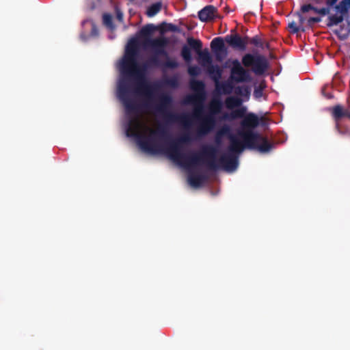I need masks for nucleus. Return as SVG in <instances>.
<instances>
[{
	"label": "nucleus",
	"mask_w": 350,
	"mask_h": 350,
	"mask_svg": "<svg viewBox=\"0 0 350 350\" xmlns=\"http://www.w3.org/2000/svg\"><path fill=\"white\" fill-rule=\"evenodd\" d=\"M79 38L81 41L85 42L87 40V35L84 30H82L79 34Z\"/></svg>",
	"instance_id": "obj_16"
},
{
	"label": "nucleus",
	"mask_w": 350,
	"mask_h": 350,
	"mask_svg": "<svg viewBox=\"0 0 350 350\" xmlns=\"http://www.w3.org/2000/svg\"><path fill=\"white\" fill-rule=\"evenodd\" d=\"M215 8L213 6H207L199 12V18L202 21L211 20L215 16Z\"/></svg>",
	"instance_id": "obj_5"
},
{
	"label": "nucleus",
	"mask_w": 350,
	"mask_h": 350,
	"mask_svg": "<svg viewBox=\"0 0 350 350\" xmlns=\"http://www.w3.org/2000/svg\"><path fill=\"white\" fill-rule=\"evenodd\" d=\"M236 167H237V164L234 163V164H233V167L230 168V167H226V170H227V171H228V172H232V171H233Z\"/></svg>",
	"instance_id": "obj_23"
},
{
	"label": "nucleus",
	"mask_w": 350,
	"mask_h": 350,
	"mask_svg": "<svg viewBox=\"0 0 350 350\" xmlns=\"http://www.w3.org/2000/svg\"><path fill=\"white\" fill-rule=\"evenodd\" d=\"M222 45H223L222 40L219 38L214 39L211 42V47L213 49H220V48H221Z\"/></svg>",
	"instance_id": "obj_11"
},
{
	"label": "nucleus",
	"mask_w": 350,
	"mask_h": 350,
	"mask_svg": "<svg viewBox=\"0 0 350 350\" xmlns=\"http://www.w3.org/2000/svg\"><path fill=\"white\" fill-rule=\"evenodd\" d=\"M128 136L135 137L142 149L154 153L157 152L158 132L152 122L147 118L134 114L126 126Z\"/></svg>",
	"instance_id": "obj_1"
},
{
	"label": "nucleus",
	"mask_w": 350,
	"mask_h": 350,
	"mask_svg": "<svg viewBox=\"0 0 350 350\" xmlns=\"http://www.w3.org/2000/svg\"><path fill=\"white\" fill-rule=\"evenodd\" d=\"M254 96L256 98H258V97H260L261 96V92H258V91H256L255 93H254Z\"/></svg>",
	"instance_id": "obj_25"
},
{
	"label": "nucleus",
	"mask_w": 350,
	"mask_h": 350,
	"mask_svg": "<svg viewBox=\"0 0 350 350\" xmlns=\"http://www.w3.org/2000/svg\"><path fill=\"white\" fill-rule=\"evenodd\" d=\"M246 124L249 126H254L257 124V118L254 115L250 114L246 117Z\"/></svg>",
	"instance_id": "obj_8"
},
{
	"label": "nucleus",
	"mask_w": 350,
	"mask_h": 350,
	"mask_svg": "<svg viewBox=\"0 0 350 350\" xmlns=\"http://www.w3.org/2000/svg\"><path fill=\"white\" fill-rule=\"evenodd\" d=\"M250 146L252 148L258 149L262 152H267L269 150L268 144L265 139L260 135L252 134L245 139Z\"/></svg>",
	"instance_id": "obj_2"
},
{
	"label": "nucleus",
	"mask_w": 350,
	"mask_h": 350,
	"mask_svg": "<svg viewBox=\"0 0 350 350\" xmlns=\"http://www.w3.org/2000/svg\"><path fill=\"white\" fill-rule=\"evenodd\" d=\"M161 9V3H156L150 5L147 10V15L149 17L155 16Z\"/></svg>",
	"instance_id": "obj_7"
},
{
	"label": "nucleus",
	"mask_w": 350,
	"mask_h": 350,
	"mask_svg": "<svg viewBox=\"0 0 350 350\" xmlns=\"http://www.w3.org/2000/svg\"><path fill=\"white\" fill-rule=\"evenodd\" d=\"M196 70V68H190L189 69V72L191 75H196V74H197V71Z\"/></svg>",
	"instance_id": "obj_20"
},
{
	"label": "nucleus",
	"mask_w": 350,
	"mask_h": 350,
	"mask_svg": "<svg viewBox=\"0 0 350 350\" xmlns=\"http://www.w3.org/2000/svg\"><path fill=\"white\" fill-rule=\"evenodd\" d=\"M84 8V10H86V8H87V7H86V3H85V5H84V8Z\"/></svg>",
	"instance_id": "obj_28"
},
{
	"label": "nucleus",
	"mask_w": 350,
	"mask_h": 350,
	"mask_svg": "<svg viewBox=\"0 0 350 350\" xmlns=\"http://www.w3.org/2000/svg\"><path fill=\"white\" fill-rule=\"evenodd\" d=\"M253 61V58L250 55H246L243 59V62L245 66H250Z\"/></svg>",
	"instance_id": "obj_14"
},
{
	"label": "nucleus",
	"mask_w": 350,
	"mask_h": 350,
	"mask_svg": "<svg viewBox=\"0 0 350 350\" xmlns=\"http://www.w3.org/2000/svg\"><path fill=\"white\" fill-rule=\"evenodd\" d=\"M226 41L229 44L237 48H243L245 45V42L237 36L228 37Z\"/></svg>",
	"instance_id": "obj_6"
},
{
	"label": "nucleus",
	"mask_w": 350,
	"mask_h": 350,
	"mask_svg": "<svg viewBox=\"0 0 350 350\" xmlns=\"http://www.w3.org/2000/svg\"><path fill=\"white\" fill-rule=\"evenodd\" d=\"M122 66L125 70H131L134 66V46L129 43L126 49L125 55L122 61Z\"/></svg>",
	"instance_id": "obj_3"
},
{
	"label": "nucleus",
	"mask_w": 350,
	"mask_h": 350,
	"mask_svg": "<svg viewBox=\"0 0 350 350\" xmlns=\"http://www.w3.org/2000/svg\"><path fill=\"white\" fill-rule=\"evenodd\" d=\"M288 27L291 29V31H293L294 33L297 32L299 30V28L297 27V26L296 25V24L294 22L291 23L289 24Z\"/></svg>",
	"instance_id": "obj_15"
},
{
	"label": "nucleus",
	"mask_w": 350,
	"mask_h": 350,
	"mask_svg": "<svg viewBox=\"0 0 350 350\" xmlns=\"http://www.w3.org/2000/svg\"><path fill=\"white\" fill-rule=\"evenodd\" d=\"M333 113L336 117H340L343 115L342 109L340 106L335 107L333 109Z\"/></svg>",
	"instance_id": "obj_12"
},
{
	"label": "nucleus",
	"mask_w": 350,
	"mask_h": 350,
	"mask_svg": "<svg viewBox=\"0 0 350 350\" xmlns=\"http://www.w3.org/2000/svg\"><path fill=\"white\" fill-rule=\"evenodd\" d=\"M232 149L234 150V151H240L241 150V147H238L236 145H233L232 147Z\"/></svg>",
	"instance_id": "obj_22"
},
{
	"label": "nucleus",
	"mask_w": 350,
	"mask_h": 350,
	"mask_svg": "<svg viewBox=\"0 0 350 350\" xmlns=\"http://www.w3.org/2000/svg\"><path fill=\"white\" fill-rule=\"evenodd\" d=\"M88 22V19L85 18L83 19L82 21H81V27L83 29L86 23Z\"/></svg>",
	"instance_id": "obj_24"
},
{
	"label": "nucleus",
	"mask_w": 350,
	"mask_h": 350,
	"mask_svg": "<svg viewBox=\"0 0 350 350\" xmlns=\"http://www.w3.org/2000/svg\"><path fill=\"white\" fill-rule=\"evenodd\" d=\"M188 44L193 48L196 49H200L201 48V42L198 40H194L193 38L188 39Z\"/></svg>",
	"instance_id": "obj_9"
},
{
	"label": "nucleus",
	"mask_w": 350,
	"mask_h": 350,
	"mask_svg": "<svg viewBox=\"0 0 350 350\" xmlns=\"http://www.w3.org/2000/svg\"><path fill=\"white\" fill-rule=\"evenodd\" d=\"M189 182L190 185H192L193 187L198 186V184L197 183H196L192 178H189Z\"/></svg>",
	"instance_id": "obj_17"
},
{
	"label": "nucleus",
	"mask_w": 350,
	"mask_h": 350,
	"mask_svg": "<svg viewBox=\"0 0 350 350\" xmlns=\"http://www.w3.org/2000/svg\"><path fill=\"white\" fill-rule=\"evenodd\" d=\"M310 9H311V6L310 5H304V6L302 7V10L304 12H308Z\"/></svg>",
	"instance_id": "obj_19"
},
{
	"label": "nucleus",
	"mask_w": 350,
	"mask_h": 350,
	"mask_svg": "<svg viewBox=\"0 0 350 350\" xmlns=\"http://www.w3.org/2000/svg\"><path fill=\"white\" fill-rule=\"evenodd\" d=\"M103 21H104V23H105V24L106 25H107L110 28H113V27L111 25V16H109L108 14L104 15Z\"/></svg>",
	"instance_id": "obj_13"
},
{
	"label": "nucleus",
	"mask_w": 350,
	"mask_h": 350,
	"mask_svg": "<svg viewBox=\"0 0 350 350\" xmlns=\"http://www.w3.org/2000/svg\"><path fill=\"white\" fill-rule=\"evenodd\" d=\"M230 101H231V100H228L227 103H228V105H230Z\"/></svg>",
	"instance_id": "obj_27"
},
{
	"label": "nucleus",
	"mask_w": 350,
	"mask_h": 350,
	"mask_svg": "<svg viewBox=\"0 0 350 350\" xmlns=\"http://www.w3.org/2000/svg\"><path fill=\"white\" fill-rule=\"evenodd\" d=\"M182 55L186 61H190L191 58L190 49L187 46L183 49Z\"/></svg>",
	"instance_id": "obj_10"
},
{
	"label": "nucleus",
	"mask_w": 350,
	"mask_h": 350,
	"mask_svg": "<svg viewBox=\"0 0 350 350\" xmlns=\"http://www.w3.org/2000/svg\"><path fill=\"white\" fill-rule=\"evenodd\" d=\"M232 66V77L237 81H243L245 78V72L237 61H232L230 65Z\"/></svg>",
	"instance_id": "obj_4"
},
{
	"label": "nucleus",
	"mask_w": 350,
	"mask_h": 350,
	"mask_svg": "<svg viewBox=\"0 0 350 350\" xmlns=\"http://www.w3.org/2000/svg\"><path fill=\"white\" fill-rule=\"evenodd\" d=\"M117 18L120 21L122 20V14L119 11L117 12Z\"/></svg>",
	"instance_id": "obj_21"
},
{
	"label": "nucleus",
	"mask_w": 350,
	"mask_h": 350,
	"mask_svg": "<svg viewBox=\"0 0 350 350\" xmlns=\"http://www.w3.org/2000/svg\"><path fill=\"white\" fill-rule=\"evenodd\" d=\"M170 157L172 160H174V161H176V160H177L176 157L174 155H173V154H170Z\"/></svg>",
	"instance_id": "obj_26"
},
{
	"label": "nucleus",
	"mask_w": 350,
	"mask_h": 350,
	"mask_svg": "<svg viewBox=\"0 0 350 350\" xmlns=\"http://www.w3.org/2000/svg\"><path fill=\"white\" fill-rule=\"evenodd\" d=\"M154 28L153 25H148L144 29V31H152Z\"/></svg>",
	"instance_id": "obj_18"
}]
</instances>
